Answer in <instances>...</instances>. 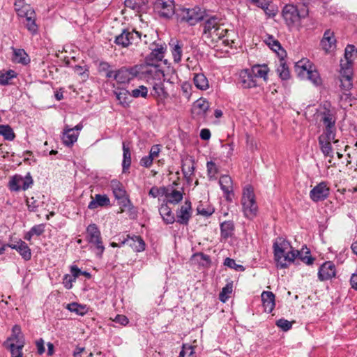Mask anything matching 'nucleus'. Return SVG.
I'll return each instance as SVG.
<instances>
[{
    "mask_svg": "<svg viewBox=\"0 0 357 357\" xmlns=\"http://www.w3.org/2000/svg\"><path fill=\"white\" fill-rule=\"evenodd\" d=\"M336 275L337 268L332 261H326L319 267L317 278L321 282L331 280Z\"/></svg>",
    "mask_w": 357,
    "mask_h": 357,
    "instance_id": "obj_16",
    "label": "nucleus"
},
{
    "mask_svg": "<svg viewBox=\"0 0 357 357\" xmlns=\"http://www.w3.org/2000/svg\"><path fill=\"white\" fill-rule=\"evenodd\" d=\"M17 73L14 70H8L6 72L0 71V85L7 86L11 84L12 79L17 77Z\"/></svg>",
    "mask_w": 357,
    "mask_h": 357,
    "instance_id": "obj_45",
    "label": "nucleus"
},
{
    "mask_svg": "<svg viewBox=\"0 0 357 357\" xmlns=\"http://www.w3.org/2000/svg\"><path fill=\"white\" fill-rule=\"evenodd\" d=\"M233 289V282H228L221 290L219 294V299L221 302L225 303L231 294Z\"/></svg>",
    "mask_w": 357,
    "mask_h": 357,
    "instance_id": "obj_51",
    "label": "nucleus"
},
{
    "mask_svg": "<svg viewBox=\"0 0 357 357\" xmlns=\"http://www.w3.org/2000/svg\"><path fill=\"white\" fill-rule=\"evenodd\" d=\"M264 311L271 313L275 306V296L272 291H264L261 295Z\"/></svg>",
    "mask_w": 357,
    "mask_h": 357,
    "instance_id": "obj_27",
    "label": "nucleus"
},
{
    "mask_svg": "<svg viewBox=\"0 0 357 357\" xmlns=\"http://www.w3.org/2000/svg\"><path fill=\"white\" fill-rule=\"evenodd\" d=\"M151 45L155 47L151 49V52L145 56L143 63H145L146 66L160 67L159 62L162 61L165 57L167 45L165 43L159 44L155 42Z\"/></svg>",
    "mask_w": 357,
    "mask_h": 357,
    "instance_id": "obj_11",
    "label": "nucleus"
},
{
    "mask_svg": "<svg viewBox=\"0 0 357 357\" xmlns=\"http://www.w3.org/2000/svg\"><path fill=\"white\" fill-rule=\"evenodd\" d=\"M85 240L96 250V256L101 258L105 251V246L102 240L101 232L95 223L89 224L86 229Z\"/></svg>",
    "mask_w": 357,
    "mask_h": 357,
    "instance_id": "obj_5",
    "label": "nucleus"
},
{
    "mask_svg": "<svg viewBox=\"0 0 357 357\" xmlns=\"http://www.w3.org/2000/svg\"><path fill=\"white\" fill-rule=\"evenodd\" d=\"M66 308L71 312H74L77 315L84 316L88 312L86 305L80 304L77 302H73L67 304Z\"/></svg>",
    "mask_w": 357,
    "mask_h": 357,
    "instance_id": "obj_40",
    "label": "nucleus"
},
{
    "mask_svg": "<svg viewBox=\"0 0 357 357\" xmlns=\"http://www.w3.org/2000/svg\"><path fill=\"white\" fill-rule=\"evenodd\" d=\"M45 227L46 224L45 223L36 225L30 229V231L33 236H40L45 232Z\"/></svg>",
    "mask_w": 357,
    "mask_h": 357,
    "instance_id": "obj_61",
    "label": "nucleus"
},
{
    "mask_svg": "<svg viewBox=\"0 0 357 357\" xmlns=\"http://www.w3.org/2000/svg\"><path fill=\"white\" fill-rule=\"evenodd\" d=\"M185 355H188V357H194L195 351L192 346L185 344H183L178 357H185Z\"/></svg>",
    "mask_w": 357,
    "mask_h": 357,
    "instance_id": "obj_59",
    "label": "nucleus"
},
{
    "mask_svg": "<svg viewBox=\"0 0 357 357\" xmlns=\"http://www.w3.org/2000/svg\"><path fill=\"white\" fill-rule=\"evenodd\" d=\"M78 136V132H74L73 129L66 125L61 137L63 144L68 147H71L77 142Z\"/></svg>",
    "mask_w": 357,
    "mask_h": 357,
    "instance_id": "obj_30",
    "label": "nucleus"
},
{
    "mask_svg": "<svg viewBox=\"0 0 357 357\" xmlns=\"http://www.w3.org/2000/svg\"><path fill=\"white\" fill-rule=\"evenodd\" d=\"M219 184L222 190L233 188L232 179L229 175H222L219 180Z\"/></svg>",
    "mask_w": 357,
    "mask_h": 357,
    "instance_id": "obj_57",
    "label": "nucleus"
},
{
    "mask_svg": "<svg viewBox=\"0 0 357 357\" xmlns=\"http://www.w3.org/2000/svg\"><path fill=\"white\" fill-rule=\"evenodd\" d=\"M308 15V10L303 8L299 11L297 6L293 4H287L284 6L282 11V17L289 28L293 27L301 19L305 18Z\"/></svg>",
    "mask_w": 357,
    "mask_h": 357,
    "instance_id": "obj_6",
    "label": "nucleus"
},
{
    "mask_svg": "<svg viewBox=\"0 0 357 357\" xmlns=\"http://www.w3.org/2000/svg\"><path fill=\"white\" fill-rule=\"evenodd\" d=\"M116 95V98L119 101V104L123 108H128L130 107V104L132 101L130 99V93L126 89H120L119 91H114Z\"/></svg>",
    "mask_w": 357,
    "mask_h": 357,
    "instance_id": "obj_33",
    "label": "nucleus"
},
{
    "mask_svg": "<svg viewBox=\"0 0 357 357\" xmlns=\"http://www.w3.org/2000/svg\"><path fill=\"white\" fill-rule=\"evenodd\" d=\"M25 339V336L22 331V328L19 324H15L11 329V334L4 341L3 345L6 346L9 342H13L14 341H18L20 340Z\"/></svg>",
    "mask_w": 357,
    "mask_h": 357,
    "instance_id": "obj_34",
    "label": "nucleus"
},
{
    "mask_svg": "<svg viewBox=\"0 0 357 357\" xmlns=\"http://www.w3.org/2000/svg\"><path fill=\"white\" fill-rule=\"evenodd\" d=\"M149 0H125L124 6L137 12L145 13L149 9Z\"/></svg>",
    "mask_w": 357,
    "mask_h": 357,
    "instance_id": "obj_31",
    "label": "nucleus"
},
{
    "mask_svg": "<svg viewBox=\"0 0 357 357\" xmlns=\"http://www.w3.org/2000/svg\"><path fill=\"white\" fill-rule=\"evenodd\" d=\"M331 195V188L327 181H321L317 183L310 191V198L314 202L318 203L327 199Z\"/></svg>",
    "mask_w": 357,
    "mask_h": 357,
    "instance_id": "obj_13",
    "label": "nucleus"
},
{
    "mask_svg": "<svg viewBox=\"0 0 357 357\" xmlns=\"http://www.w3.org/2000/svg\"><path fill=\"white\" fill-rule=\"evenodd\" d=\"M250 73L255 76L257 79V77L263 78L264 81L268 79V67L266 64L264 65H254L251 69Z\"/></svg>",
    "mask_w": 357,
    "mask_h": 357,
    "instance_id": "obj_37",
    "label": "nucleus"
},
{
    "mask_svg": "<svg viewBox=\"0 0 357 357\" xmlns=\"http://www.w3.org/2000/svg\"><path fill=\"white\" fill-rule=\"evenodd\" d=\"M197 213L204 217L208 218L215 212V208L212 206H208L207 208H204L203 204L199 203L197 206Z\"/></svg>",
    "mask_w": 357,
    "mask_h": 357,
    "instance_id": "obj_54",
    "label": "nucleus"
},
{
    "mask_svg": "<svg viewBox=\"0 0 357 357\" xmlns=\"http://www.w3.org/2000/svg\"><path fill=\"white\" fill-rule=\"evenodd\" d=\"M209 107L210 103L206 99L199 98L193 103L192 112L197 116L205 118Z\"/></svg>",
    "mask_w": 357,
    "mask_h": 357,
    "instance_id": "obj_22",
    "label": "nucleus"
},
{
    "mask_svg": "<svg viewBox=\"0 0 357 357\" xmlns=\"http://www.w3.org/2000/svg\"><path fill=\"white\" fill-rule=\"evenodd\" d=\"M138 64L132 66H122L115 70L114 80L119 84H128L135 78L138 79Z\"/></svg>",
    "mask_w": 357,
    "mask_h": 357,
    "instance_id": "obj_12",
    "label": "nucleus"
},
{
    "mask_svg": "<svg viewBox=\"0 0 357 357\" xmlns=\"http://www.w3.org/2000/svg\"><path fill=\"white\" fill-rule=\"evenodd\" d=\"M120 244H115L114 242L110 243V246L112 248H121L124 245H128L133 251L136 252H141L145 250L146 243L141 236L126 234V236H123L119 237Z\"/></svg>",
    "mask_w": 357,
    "mask_h": 357,
    "instance_id": "obj_9",
    "label": "nucleus"
},
{
    "mask_svg": "<svg viewBox=\"0 0 357 357\" xmlns=\"http://www.w3.org/2000/svg\"><path fill=\"white\" fill-rule=\"evenodd\" d=\"M163 79H160L157 82L152 83L153 93L151 95L158 100V101L163 102L169 97V93L167 91Z\"/></svg>",
    "mask_w": 357,
    "mask_h": 357,
    "instance_id": "obj_21",
    "label": "nucleus"
},
{
    "mask_svg": "<svg viewBox=\"0 0 357 357\" xmlns=\"http://www.w3.org/2000/svg\"><path fill=\"white\" fill-rule=\"evenodd\" d=\"M321 45L326 52H329L336 48V39L334 32L331 29L325 31L324 36L321 40Z\"/></svg>",
    "mask_w": 357,
    "mask_h": 357,
    "instance_id": "obj_23",
    "label": "nucleus"
},
{
    "mask_svg": "<svg viewBox=\"0 0 357 357\" xmlns=\"http://www.w3.org/2000/svg\"><path fill=\"white\" fill-rule=\"evenodd\" d=\"M312 68H314V65L307 59H302L296 62L294 66L297 76L302 79H305Z\"/></svg>",
    "mask_w": 357,
    "mask_h": 357,
    "instance_id": "obj_20",
    "label": "nucleus"
},
{
    "mask_svg": "<svg viewBox=\"0 0 357 357\" xmlns=\"http://www.w3.org/2000/svg\"><path fill=\"white\" fill-rule=\"evenodd\" d=\"M99 74L105 75L107 79L113 78L114 79L115 70H112V66L107 61H100L97 67Z\"/></svg>",
    "mask_w": 357,
    "mask_h": 357,
    "instance_id": "obj_35",
    "label": "nucleus"
},
{
    "mask_svg": "<svg viewBox=\"0 0 357 357\" xmlns=\"http://www.w3.org/2000/svg\"><path fill=\"white\" fill-rule=\"evenodd\" d=\"M190 260L195 261L197 264L202 266H208L211 264L210 256L202 252L194 253L192 255Z\"/></svg>",
    "mask_w": 357,
    "mask_h": 357,
    "instance_id": "obj_41",
    "label": "nucleus"
},
{
    "mask_svg": "<svg viewBox=\"0 0 357 357\" xmlns=\"http://www.w3.org/2000/svg\"><path fill=\"white\" fill-rule=\"evenodd\" d=\"M13 49V60L23 65H27L30 63V59L24 49Z\"/></svg>",
    "mask_w": 357,
    "mask_h": 357,
    "instance_id": "obj_39",
    "label": "nucleus"
},
{
    "mask_svg": "<svg viewBox=\"0 0 357 357\" xmlns=\"http://www.w3.org/2000/svg\"><path fill=\"white\" fill-rule=\"evenodd\" d=\"M111 188L115 199H120L123 196L126 195V191L119 181L116 179L112 180L111 181Z\"/></svg>",
    "mask_w": 357,
    "mask_h": 357,
    "instance_id": "obj_42",
    "label": "nucleus"
},
{
    "mask_svg": "<svg viewBox=\"0 0 357 357\" xmlns=\"http://www.w3.org/2000/svg\"><path fill=\"white\" fill-rule=\"evenodd\" d=\"M207 175L209 180L215 179V175L219 172V168L212 160L206 162Z\"/></svg>",
    "mask_w": 357,
    "mask_h": 357,
    "instance_id": "obj_52",
    "label": "nucleus"
},
{
    "mask_svg": "<svg viewBox=\"0 0 357 357\" xmlns=\"http://www.w3.org/2000/svg\"><path fill=\"white\" fill-rule=\"evenodd\" d=\"M26 204L27 206L28 211L30 212H36L39 207V204L38 201L34 199V197H31V199H26Z\"/></svg>",
    "mask_w": 357,
    "mask_h": 357,
    "instance_id": "obj_62",
    "label": "nucleus"
},
{
    "mask_svg": "<svg viewBox=\"0 0 357 357\" xmlns=\"http://www.w3.org/2000/svg\"><path fill=\"white\" fill-rule=\"evenodd\" d=\"M0 135L3 137V139L7 141H13L15 138V134L10 127V126L0 125Z\"/></svg>",
    "mask_w": 357,
    "mask_h": 357,
    "instance_id": "obj_48",
    "label": "nucleus"
},
{
    "mask_svg": "<svg viewBox=\"0 0 357 357\" xmlns=\"http://www.w3.org/2000/svg\"><path fill=\"white\" fill-rule=\"evenodd\" d=\"M353 60L340 61V75L351 74L353 75Z\"/></svg>",
    "mask_w": 357,
    "mask_h": 357,
    "instance_id": "obj_53",
    "label": "nucleus"
},
{
    "mask_svg": "<svg viewBox=\"0 0 357 357\" xmlns=\"http://www.w3.org/2000/svg\"><path fill=\"white\" fill-rule=\"evenodd\" d=\"M142 33L132 29H123L122 32L115 37L114 43L121 47H128L132 44H137L141 40Z\"/></svg>",
    "mask_w": 357,
    "mask_h": 357,
    "instance_id": "obj_10",
    "label": "nucleus"
},
{
    "mask_svg": "<svg viewBox=\"0 0 357 357\" xmlns=\"http://www.w3.org/2000/svg\"><path fill=\"white\" fill-rule=\"evenodd\" d=\"M319 116H320V122L324 126L323 132L321 135H336V112L334 108L331 107L329 102L324 104Z\"/></svg>",
    "mask_w": 357,
    "mask_h": 357,
    "instance_id": "obj_4",
    "label": "nucleus"
},
{
    "mask_svg": "<svg viewBox=\"0 0 357 357\" xmlns=\"http://www.w3.org/2000/svg\"><path fill=\"white\" fill-rule=\"evenodd\" d=\"M162 78L163 82L174 84L178 79V75L176 69L169 64L167 69L164 70V77H162Z\"/></svg>",
    "mask_w": 357,
    "mask_h": 357,
    "instance_id": "obj_46",
    "label": "nucleus"
},
{
    "mask_svg": "<svg viewBox=\"0 0 357 357\" xmlns=\"http://www.w3.org/2000/svg\"><path fill=\"white\" fill-rule=\"evenodd\" d=\"M355 52H357V48L354 45H347L344 50L345 60H352L353 53Z\"/></svg>",
    "mask_w": 357,
    "mask_h": 357,
    "instance_id": "obj_64",
    "label": "nucleus"
},
{
    "mask_svg": "<svg viewBox=\"0 0 357 357\" xmlns=\"http://www.w3.org/2000/svg\"><path fill=\"white\" fill-rule=\"evenodd\" d=\"M192 203L190 199H186L184 204L176 211V222L181 225L188 226L192 217Z\"/></svg>",
    "mask_w": 357,
    "mask_h": 357,
    "instance_id": "obj_14",
    "label": "nucleus"
},
{
    "mask_svg": "<svg viewBox=\"0 0 357 357\" xmlns=\"http://www.w3.org/2000/svg\"><path fill=\"white\" fill-rule=\"evenodd\" d=\"M336 135H320L318 137V143L320 151L325 157L333 158L334 157L332 143H337Z\"/></svg>",
    "mask_w": 357,
    "mask_h": 357,
    "instance_id": "obj_15",
    "label": "nucleus"
},
{
    "mask_svg": "<svg viewBox=\"0 0 357 357\" xmlns=\"http://www.w3.org/2000/svg\"><path fill=\"white\" fill-rule=\"evenodd\" d=\"M153 8L160 17L169 20L174 15L177 22L186 23L189 26H195L204 20L205 15L199 6L176 8L174 0H155Z\"/></svg>",
    "mask_w": 357,
    "mask_h": 357,
    "instance_id": "obj_1",
    "label": "nucleus"
},
{
    "mask_svg": "<svg viewBox=\"0 0 357 357\" xmlns=\"http://www.w3.org/2000/svg\"><path fill=\"white\" fill-rule=\"evenodd\" d=\"M202 10L205 12V15H204V19L205 22L204 24L203 33L204 34L210 33L213 29H215L216 31H218L219 28L218 27V25L219 18L215 15L208 17L206 12V10L202 9ZM202 21H203V20H202ZM200 22H202V20Z\"/></svg>",
    "mask_w": 357,
    "mask_h": 357,
    "instance_id": "obj_32",
    "label": "nucleus"
},
{
    "mask_svg": "<svg viewBox=\"0 0 357 357\" xmlns=\"http://www.w3.org/2000/svg\"><path fill=\"white\" fill-rule=\"evenodd\" d=\"M130 96L137 98L139 97L146 98L148 96V89L144 85L139 86L138 88L132 90Z\"/></svg>",
    "mask_w": 357,
    "mask_h": 357,
    "instance_id": "obj_55",
    "label": "nucleus"
},
{
    "mask_svg": "<svg viewBox=\"0 0 357 357\" xmlns=\"http://www.w3.org/2000/svg\"><path fill=\"white\" fill-rule=\"evenodd\" d=\"M352 76L351 74H348L347 75H340V88L342 89V90L344 91H349L352 86H353V83H352Z\"/></svg>",
    "mask_w": 357,
    "mask_h": 357,
    "instance_id": "obj_49",
    "label": "nucleus"
},
{
    "mask_svg": "<svg viewBox=\"0 0 357 357\" xmlns=\"http://www.w3.org/2000/svg\"><path fill=\"white\" fill-rule=\"evenodd\" d=\"M169 45L171 48V52L174 61L176 63H179L182 58L183 47V43L177 38H172L169 42Z\"/></svg>",
    "mask_w": 357,
    "mask_h": 357,
    "instance_id": "obj_25",
    "label": "nucleus"
},
{
    "mask_svg": "<svg viewBox=\"0 0 357 357\" xmlns=\"http://www.w3.org/2000/svg\"><path fill=\"white\" fill-rule=\"evenodd\" d=\"M221 240L227 241L234 235L235 225L233 220H225L220 224Z\"/></svg>",
    "mask_w": 357,
    "mask_h": 357,
    "instance_id": "obj_29",
    "label": "nucleus"
},
{
    "mask_svg": "<svg viewBox=\"0 0 357 357\" xmlns=\"http://www.w3.org/2000/svg\"><path fill=\"white\" fill-rule=\"evenodd\" d=\"M76 281L75 279L73 278V276L70 274H65L63 278L62 284H63L64 287L69 290L73 288V284Z\"/></svg>",
    "mask_w": 357,
    "mask_h": 357,
    "instance_id": "obj_63",
    "label": "nucleus"
},
{
    "mask_svg": "<svg viewBox=\"0 0 357 357\" xmlns=\"http://www.w3.org/2000/svg\"><path fill=\"white\" fill-rule=\"evenodd\" d=\"M305 79L311 81L316 86H319L322 83L319 73L314 67L310 70L309 73Z\"/></svg>",
    "mask_w": 357,
    "mask_h": 357,
    "instance_id": "obj_50",
    "label": "nucleus"
},
{
    "mask_svg": "<svg viewBox=\"0 0 357 357\" xmlns=\"http://www.w3.org/2000/svg\"><path fill=\"white\" fill-rule=\"evenodd\" d=\"M183 194L184 193L183 191H179L172 188L170 190L169 197H167L165 202L167 204H177L182 201L183 198Z\"/></svg>",
    "mask_w": 357,
    "mask_h": 357,
    "instance_id": "obj_47",
    "label": "nucleus"
},
{
    "mask_svg": "<svg viewBox=\"0 0 357 357\" xmlns=\"http://www.w3.org/2000/svg\"><path fill=\"white\" fill-rule=\"evenodd\" d=\"M33 185V179L30 172H27L24 176L15 174L10 177L8 188L10 192L26 191Z\"/></svg>",
    "mask_w": 357,
    "mask_h": 357,
    "instance_id": "obj_8",
    "label": "nucleus"
},
{
    "mask_svg": "<svg viewBox=\"0 0 357 357\" xmlns=\"http://www.w3.org/2000/svg\"><path fill=\"white\" fill-rule=\"evenodd\" d=\"M159 213L161 218L165 225H172L176 222L174 213L172 212V208L168 206V204L163 202L160 208Z\"/></svg>",
    "mask_w": 357,
    "mask_h": 357,
    "instance_id": "obj_28",
    "label": "nucleus"
},
{
    "mask_svg": "<svg viewBox=\"0 0 357 357\" xmlns=\"http://www.w3.org/2000/svg\"><path fill=\"white\" fill-rule=\"evenodd\" d=\"M278 56L279 57V65L276 68V73L282 81H287L291 78V73L285 59L287 52H278Z\"/></svg>",
    "mask_w": 357,
    "mask_h": 357,
    "instance_id": "obj_17",
    "label": "nucleus"
},
{
    "mask_svg": "<svg viewBox=\"0 0 357 357\" xmlns=\"http://www.w3.org/2000/svg\"><path fill=\"white\" fill-rule=\"evenodd\" d=\"M32 15H35V12L32 10L30 13V15H28V13H26V15H24L26 18V24L25 26L27 29V30L32 34L36 35L38 33V25L36 23V20L32 16Z\"/></svg>",
    "mask_w": 357,
    "mask_h": 357,
    "instance_id": "obj_44",
    "label": "nucleus"
},
{
    "mask_svg": "<svg viewBox=\"0 0 357 357\" xmlns=\"http://www.w3.org/2000/svg\"><path fill=\"white\" fill-rule=\"evenodd\" d=\"M15 10L19 16L26 15L29 10L26 9L24 0H15L14 3Z\"/></svg>",
    "mask_w": 357,
    "mask_h": 357,
    "instance_id": "obj_56",
    "label": "nucleus"
},
{
    "mask_svg": "<svg viewBox=\"0 0 357 357\" xmlns=\"http://www.w3.org/2000/svg\"><path fill=\"white\" fill-rule=\"evenodd\" d=\"M264 43L275 52H282L286 51L278 40L275 39L272 35H267L266 38L264 40Z\"/></svg>",
    "mask_w": 357,
    "mask_h": 357,
    "instance_id": "obj_43",
    "label": "nucleus"
},
{
    "mask_svg": "<svg viewBox=\"0 0 357 357\" xmlns=\"http://www.w3.org/2000/svg\"><path fill=\"white\" fill-rule=\"evenodd\" d=\"M123 160H122V172L123 173L128 172L131 165V153L130 148L123 142Z\"/></svg>",
    "mask_w": 357,
    "mask_h": 357,
    "instance_id": "obj_36",
    "label": "nucleus"
},
{
    "mask_svg": "<svg viewBox=\"0 0 357 357\" xmlns=\"http://www.w3.org/2000/svg\"><path fill=\"white\" fill-rule=\"evenodd\" d=\"M10 248L15 250L24 261H27L31 259V250L25 241L19 238L15 243H10Z\"/></svg>",
    "mask_w": 357,
    "mask_h": 357,
    "instance_id": "obj_18",
    "label": "nucleus"
},
{
    "mask_svg": "<svg viewBox=\"0 0 357 357\" xmlns=\"http://www.w3.org/2000/svg\"><path fill=\"white\" fill-rule=\"evenodd\" d=\"M138 79L144 80L148 84H151L164 77V70L160 67L146 66L145 63H142L138 64Z\"/></svg>",
    "mask_w": 357,
    "mask_h": 357,
    "instance_id": "obj_7",
    "label": "nucleus"
},
{
    "mask_svg": "<svg viewBox=\"0 0 357 357\" xmlns=\"http://www.w3.org/2000/svg\"><path fill=\"white\" fill-rule=\"evenodd\" d=\"M241 204L242 211L245 218L252 220L257 217L258 206L254 189L251 185H248L243 188Z\"/></svg>",
    "mask_w": 357,
    "mask_h": 357,
    "instance_id": "obj_3",
    "label": "nucleus"
},
{
    "mask_svg": "<svg viewBox=\"0 0 357 357\" xmlns=\"http://www.w3.org/2000/svg\"><path fill=\"white\" fill-rule=\"evenodd\" d=\"M275 324L284 332L289 331L292 328V322L285 319L284 318H281L277 320Z\"/></svg>",
    "mask_w": 357,
    "mask_h": 357,
    "instance_id": "obj_58",
    "label": "nucleus"
},
{
    "mask_svg": "<svg viewBox=\"0 0 357 357\" xmlns=\"http://www.w3.org/2000/svg\"><path fill=\"white\" fill-rule=\"evenodd\" d=\"M291 247V243L285 238L279 236L273 243V257L278 268H287L291 264L287 251Z\"/></svg>",
    "mask_w": 357,
    "mask_h": 357,
    "instance_id": "obj_2",
    "label": "nucleus"
},
{
    "mask_svg": "<svg viewBox=\"0 0 357 357\" xmlns=\"http://www.w3.org/2000/svg\"><path fill=\"white\" fill-rule=\"evenodd\" d=\"M239 82L243 89H250L257 86V79L250 73V69H244L240 72Z\"/></svg>",
    "mask_w": 357,
    "mask_h": 357,
    "instance_id": "obj_19",
    "label": "nucleus"
},
{
    "mask_svg": "<svg viewBox=\"0 0 357 357\" xmlns=\"http://www.w3.org/2000/svg\"><path fill=\"white\" fill-rule=\"evenodd\" d=\"M195 160L193 158L182 160L181 171L184 178L189 183L191 182V176L194 175L195 170Z\"/></svg>",
    "mask_w": 357,
    "mask_h": 357,
    "instance_id": "obj_24",
    "label": "nucleus"
},
{
    "mask_svg": "<svg viewBox=\"0 0 357 357\" xmlns=\"http://www.w3.org/2000/svg\"><path fill=\"white\" fill-rule=\"evenodd\" d=\"M92 200L88 205V208L94 210L98 207H107L110 206V199L105 194H96L94 197H91Z\"/></svg>",
    "mask_w": 357,
    "mask_h": 357,
    "instance_id": "obj_26",
    "label": "nucleus"
},
{
    "mask_svg": "<svg viewBox=\"0 0 357 357\" xmlns=\"http://www.w3.org/2000/svg\"><path fill=\"white\" fill-rule=\"evenodd\" d=\"M193 83L197 89L206 91L209 88L208 79L204 73H195L193 77Z\"/></svg>",
    "mask_w": 357,
    "mask_h": 357,
    "instance_id": "obj_38",
    "label": "nucleus"
},
{
    "mask_svg": "<svg viewBox=\"0 0 357 357\" xmlns=\"http://www.w3.org/2000/svg\"><path fill=\"white\" fill-rule=\"evenodd\" d=\"M118 200V204L120 206L121 212L126 211V208L132 204V202L129 198L128 195L123 196L122 198L116 199Z\"/></svg>",
    "mask_w": 357,
    "mask_h": 357,
    "instance_id": "obj_60",
    "label": "nucleus"
}]
</instances>
